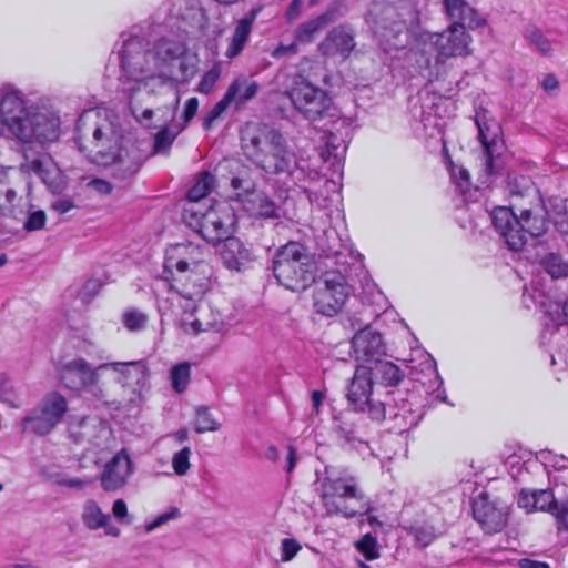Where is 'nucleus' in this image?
Masks as SVG:
<instances>
[{"label":"nucleus","instance_id":"nucleus-1","mask_svg":"<svg viewBox=\"0 0 568 568\" xmlns=\"http://www.w3.org/2000/svg\"><path fill=\"white\" fill-rule=\"evenodd\" d=\"M244 156L267 174L286 173L295 182L315 180L318 172L288 150L286 139L276 129L261 123L246 124L241 131Z\"/></svg>","mask_w":568,"mask_h":568},{"label":"nucleus","instance_id":"nucleus-2","mask_svg":"<svg viewBox=\"0 0 568 568\" xmlns=\"http://www.w3.org/2000/svg\"><path fill=\"white\" fill-rule=\"evenodd\" d=\"M92 138L98 148L95 161L109 166L111 176L119 182L132 179L150 156L148 141L110 121L97 124Z\"/></svg>","mask_w":568,"mask_h":568},{"label":"nucleus","instance_id":"nucleus-3","mask_svg":"<svg viewBox=\"0 0 568 568\" xmlns=\"http://www.w3.org/2000/svg\"><path fill=\"white\" fill-rule=\"evenodd\" d=\"M405 377L404 371L393 362L376 359L371 365H358L347 386L346 398L352 408L363 412L373 422L386 418V402L373 396L374 383L396 387Z\"/></svg>","mask_w":568,"mask_h":568},{"label":"nucleus","instance_id":"nucleus-4","mask_svg":"<svg viewBox=\"0 0 568 568\" xmlns=\"http://www.w3.org/2000/svg\"><path fill=\"white\" fill-rule=\"evenodd\" d=\"M325 255L328 258L335 257L336 265L341 267L327 270L321 275L313 294V307L315 313L332 317L342 311L354 291L352 272L359 271L364 275L363 280H361L363 286L368 283L369 278L361 263L354 262L349 264L347 261H344L346 256L341 251L328 247ZM351 258L356 261V257L353 255H351Z\"/></svg>","mask_w":568,"mask_h":568},{"label":"nucleus","instance_id":"nucleus-5","mask_svg":"<svg viewBox=\"0 0 568 568\" xmlns=\"http://www.w3.org/2000/svg\"><path fill=\"white\" fill-rule=\"evenodd\" d=\"M121 68L128 80L133 84L125 87L130 95L129 108L135 120L149 126V122L153 116L152 109L142 110L135 102L134 95L146 87L149 80L160 78L155 58L151 49V43L143 37H130L123 42L121 51Z\"/></svg>","mask_w":568,"mask_h":568},{"label":"nucleus","instance_id":"nucleus-6","mask_svg":"<svg viewBox=\"0 0 568 568\" xmlns=\"http://www.w3.org/2000/svg\"><path fill=\"white\" fill-rule=\"evenodd\" d=\"M547 210L541 203L520 211L517 215L510 206H496L490 212L491 224L504 239L508 248L520 251L527 243L528 235L539 237L548 230Z\"/></svg>","mask_w":568,"mask_h":568},{"label":"nucleus","instance_id":"nucleus-7","mask_svg":"<svg viewBox=\"0 0 568 568\" xmlns=\"http://www.w3.org/2000/svg\"><path fill=\"white\" fill-rule=\"evenodd\" d=\"M271 268L277 283L293 292L304 291L315 281V263L306 247L298 242H288L278 247Z\"/></svg>","mask_w":568,"mask_h":568},{"label":"nucleus","instance_id":"nucleus-8","mask_svg":"<svg viewBox=\"0 0 568 568\" xmlns=\"http://www.w3.org/2000/svg\"><path fill=\"white\" fill-rule=\"evenodd\" d=\"M326 476L321 483L323 506L329 516L353 518L357 515L368 514L372 507L368 503L361 504L358 509L345 504L346 499L362 500L364 495L357 488L355 478L346 470L326 467Z\"/></svg>","mask_w":568,"mask_h":568},{"label":"nucleus","instance_id":"nucleus-9","mask_svg":"<svg viewBox=\"0 0 568 568\" xmlns=\"http://www.w3.org/2000/svg\"><path fill=\"white\" fill-rule=\"evenodd\" d=\"M205 267L206 265L194 262L190 268V263L184 260L174 262L172 257L166 258L165 278L170 281V290L185 301V304L181 305L184 313L193 315L197 303L210 288V277L205 274Z\"/></svg>","mask_w":568,"mask_h":568},{"label":"nucleus","instance_id":"nucleus-10","mask_svg":"<svg viewBox=\"0 0 568 568\" xmlns=\"http://www.w3.org/2000/svg\"><path fill=\"white\" fill-rule=\"evenodd\" d=\"M185 223L209 243L217 244L232 236L236 224L234 209L227 203H216L207 209L190 206L184 210Z\"/></svg>","mask_w":568,"mask_h":568},{"label":"nucleus","instance_id":"nucleus-11","mask_svg":"<svg viewBox=\"0 0 568 568\" xmlns=\"http://www.w3.org/2000/svg\"><path fill=\"white\" fill-rule=\"evenodd\" d=\"M288 97L295 110L310 122H324L323 125H326L339 118V111L328 93L305 78L300 77L294 81Z\"/></svg>","mask_w":568,"mask_h":568},{"label":"nucleus","instance_id":"nucleus-12","mask_svg":"<svg viewBox=\"0 0 568 568\" xmlns=\"http://www.w3.org/2000/svg\"><path fill=\"white\" fill-rule=\"evenodd\" d=\"M61 118L57 110L47 105H29L20 126L16 128L14 136L24 142L44 145L57 142L61 135Z\"/></svg>","mask_w":568,"mask_h":568},{"label":"nucleus","instance_id":"nucleus-13","mask_svg":"<svg viewBox=\"0 0 568 568\" xmlns=\"http://www.w3.org/2000/svg\"><path fill=\"white\" fill-rule=\"evenodd\" d=\"M366 22L385 51L404 48L405 43L400 39L404 33V22L400 21L394 3L387 0H374L366 14Z\"/></svg>","mask_w":568,"mask_h":568},{"label":"nucleus","instance_id":"nucleus-14","mask_svg":"<svg viewBox=\"0 0 568 568\" xmlns=\"http://www.w3.org/2000/svg\"><path fill=\"white\" fill-rule=\"evenodd\" d=\"M67 412L68 402L65 397L58 392L48 393L22 418L21 429L23 433L29 432L38 436H45L61 423Z\"/></svg>","mask_w":568,"mask_h":568},{"label":"nucleus","instance_id":"nucleus-15","mask_svg":"<svg viewBox=\"0 0 568 568\" xmlns=\"http://www.w3.org/2000/svg\"><path fill=\"white\" fill-rule=\"evenodd\" d=\"M478 139L484 148L481 183L488 184V179L500 172L504 166L501 154L505 143L501 139V128L496 121H487L485 115L477 114L475 119Z\"/></svg>","mask_w":568,"mask_h":568},{"label":"nucleus","instance_id":"nucleus-16","mask_svg":"<svg viewBox=\"0 0 568 568\" xmlns=\"http://www.w3.org/2000/svg\"><path fill=\"white\" fill-rule=\"evenodd\" d=\"M408 394L402 390L389 392L386 396V418L392 423L390 428L404 433L418 425L422 415L417 404H413Z\"/></svg>","mask_w":568,"mask_h":568},{"label":"nucleus","instance_id":"nucleus-17","mask_svg":"<svg viewBox=\"0 0 568 568\" xmlns=\"http://www.w3.org/2000/svg\"><path fill=\"white\" fill-rule=\"evenodd\" d=\"M422 38L430 41L439 52L447 58L469 54L471 37L466 29L449 24L442 32L423 33Z\"/></svg>","mask_w":568,"mask_h":568},{"label":"nucleus","instance_id":"nucleus-18","mask_svg":"<svg viewBox=\"0 0 568 568\" xmlns=\"http://www.w3.org/2000/svg\"><path fill=\"white\" fill-rule=\"evenodd\" d=\"M473 516L487 534H495L506 526L508 513L506 507L481 493L473 501Z\"/></svg>","mask_w":568,"mask_h":568},{"label":"nucleus","instance_id":"nucleus-19","mask_svg":"<svg viewBox=\"0 0 568 568\" xmlns=\"http://www.w3.org/2000/svg\"><path fill=\"white\" fill-rule=\"evenodd\" d=\"M415 65L420 75L429 82L439 80L446 74L447 57H444L426 38L420 37L415 51Z\"/></svg>","mask_w":568,"mask_h":568},{"label":"nucleus","instance_id":"nucleus-20","mask_svg":"<svg viewBox=\"0 0 568 568\" xmlns=\"http://www.w3.org/2000/svg\"><path fill=\"white\" fill-rule=\"evenodd\" d=\"M133 473V462L126 452L121 449L104 466L100 475V485L104 491H118L126 484Z\"/></svg>","mask_w":568,"mask_h":568},{"label":"nucleus","instance_id":"nucleus-21","mask_svg":"<svg viewBox=\"0 0 568 568\" xmlns=\"http://www.w3.org/2000/svg\"><path fill=\"white\" fill-rule=\"evenodd\" d=\"M28 112L21 92L7 90L0 98V135L7 131L14 136L16 128L21 125Z\"/></svg>","mask_w":568,"mask_h":568},{"label":"nucleus","instance_id":"nucleus-22","mask_svg":"<svg viewBox=\"0 0 568 568\" xmlns=\"http://www.w3.org/2000/svg\"><path fill=\"white\" fill-rule=\"evenodd\" d=\"M99 366L92 368L84 358H73L65 362L60 371L61 382L64 387L72 390L85 389L99 381Z\"/></svg>","mask_w":568,"mask_h":568},{"label":"nucleus","instance_id":"nucleus-23","mask_svg":"<svg viewBox=\"0 0 568 568\" xmlns=\"http://www.w3.org/2000/svg\"><path fill=\"white\" fill-rule=\"evenodd\" d=\"M352 352L356 361L363 365H371L373 361L379 359L385 354V344L382 335L372 331L369 326L359 329L352 338Z\"/></svg>","mask_w":568,"mask_h":568},{"label":"nucleus","instance_id":"nucleus-24","mask_svg":"<svg viewBox=\"0 0 568 568\" xmlns=\"http://www.w3.org/2000/svg\"><path fill=\"white\" fill-rule=\"evenodd\" d=\"M443 8L453 26L475 30L487 23L486 19L466 0H443Z\"/></svg>","mask_w":568,"mask_h":568},{"label":"nucleus","instance_id":"nucleus-25","mask_svg":"<svg viewBox=\"0 0 568 568\" xmlns=\"http://www.w3.org/2000/svg\"><path fill=\"white\" fill-rule=\"evenodd\" d=\"M112 368L122 376V383L128 386H135L133 393L140 398L148 385L149 372L142 361L136 362H111L99 365V369Z\"/></svg>","mask_w":568,"mask_h":568},{"label":"nucleus","instance_id":"nucleus-26","mask_svg":"<svg viewBox=\"0 0 568 568\" xmlns=\"http://www.w3.org/2000/svg\"><path fill=\"white\" fill-rule=\"evenodd\" d=\"M560 501L555 497L552 489L529 490L523 488L517 498V505L528 513L539 510L554 514Z\"/></svg>","mask_w":568,"mask_h":568},{"label":"nucleus","instance_id":"nucleus-27","mask_svg":"<svg viewBox=\"0 0 568 568\" xmlns=\"http://www.w3.org/2000/svg\"><path fill=\"white\" fill-rule=\"evenodd\" d=\"M354 48V37L344 27H336L320 43L318 51L325 57L347 58Z\"/></svg>","mask_w":568,"mask_h":568},{"label":"nucleus","instance_id":"nucleus-28","mask_svg":"<svg viewBox=\"0 0 568 568\" xmlns=\"http://www.w3.org/2000/svg\"><path fill=\"white\" fill-rule=\"evenodd\" d=\"M222 260L229 270L243 272L254 260V254L240 239L231 236L224 243Z\"/></svg>","mask_w":568,"mask_h":568},{"label":"nucleus","instance_id":"nucleus-29","mask_svg":"<svg viewBox=\"0 0 568 568\" xmlns=\"http://www.w3.org/2000/svg\"><path fill=\"white\" fill-rule=\"evenodd\" d=\"M355 413L358 412L353 408V412H341L333 417V432L349 446H354L356 443H363Z\"/></svg>","mask_w":568,"mask_h":568},{"label":"nucleus","instance_id":"nucleus-30","mask_svg":"<svg viewBox=\"0 0 568 568\" xmlns=\"http://www.w3.org/2000/svg\"><path fill=\"white\" fill-rule=\"evenodd\" d=\"M245 211L255 217L273 219L277 217V206L274 201L263 191L255 190L250 192L246 197L240 201Z\"/></svg>","mask_w":568,"mask_h":568},{"label":"nucleus","instance_id":"nucleus-31","mask_svg":"<svg viewBox=\"0 0 568 568\" xmlns=\"http://www.w3.org/2000/svg\"><path fill=\"white\" fill-rule=\"evenodd\" d=\"M152 52L155 58L159 75L161 77L162 68L170 64L174 60L182 58L186 52V47L180 41L160 39L151 44Z\"/></svg>","mask_w":568,"mask_h":568},{"label":"nucleus","instance_id":"nucleus-32","mask_svg":"<svg viewBox=\"0 0 568 568\" xmlns=\"http://www.w3.org/2000/svg\"><path fill=\"white\" fill-rule=\"evenodd\" d=\"M257 17V10H251L248 16L242 18L233 32L231 42L229 44V48L226 50L225 55L230 59L236 57L240 54V52L244 49L248 37L252 32V27L254 24V21Z\"/></svg>","mask_w":568,"mask_h":568},{"label":"nucleus","instance_id":"nucleus-33","mask_svg":"<svg viewBox=\"0 0 568 568\" xmlns=\"http://www.w3.org/2000/svg\"><path fill=\"white\" fill-rule=\"evenodd\" d=\"M22 161L19 169L26 174H36L40 176L43 171L51 164V159L42 152L37 151L32 146H23L21 150Z\"/></svg>","mask_w":568,"mask_h":568},{"label":"nucleus","instance_id":"nucleus-34","mask_svg":"<svg viewBox=\"0 0 568 568\" xmlns=\"http://www.w3.org/2000/svg\"><path fill=\"white\" fill-rule=\"evenodd\" d=\"M333 21L332 13L325 12L315 19L308 20L296 29L295 39L301 43H310L314 36Z\"/></svg>","mask_w":568,"mask_h":568},{"label":"nucleus","instance_id":"nucleus-35","mask_svg":"<svg viewBox=\"0 0 568 568\" xmlns=\"http://www.w3.org/2000/svg\"><path fill=\"white\" fill-rule=\"evenodd\" d=\"M231 186L235 193V200L241 201L246 197L250 192L256 190L255 181L252 178L251 170L247 166L237 163V170L231 178Z\"/></svg>","mask_w":568,"mask_h":568},{"label":"nucleus","instance_id":"nucleus-36","mask_svg":"<svg viewBox=\"0 0 568 568\" xmlns=\"http://www.w3.org/2000/svg\"><path fill=\"white\" fill-rule=\"evenodd\" d=\"M110 515L104 514L94 500L85 501L82 513V521L90 530H97L108 526Z\"/></svg>","mask_w":568,"mask_h":568},{"label":"nucleus","instance_id":"nucleus-37","mask_svg":"<svg viewBox=\"0 0 568 568\" xmlns=\"http://www.w3.org/2000/svg\"><path fill=\"white\" fill-rule=\"evenodd\" d=\"M232 88L235 89L232 103H235L236 108H240L247 101L252 100L258 91L257 82L248 81L245 78L235 79L229 85L227 90H231Z\"/></svg>","mask_w":568,"mask_h":568},{"label":"nucleus","instance_id":"nucleus-38","mask_svg":"<svg viewBox=\"0 0 568 568\" xmlns=\"http://www.w3.org/2000/svg\"><path fill=\"white\" fill-rule=\"evenodd\" d=\"M39 178L54 195H63L68 187L67 176L53 163Z\"/></svg>","mask_w":568,"mask_h":568},{"label":"nucleus","instance_id":"nucleus-39","mask_svg":"<svg viewBox=\"0 0 568 568\" xmlns=\"http://www.w3.org/2000/svg\"><path fill=\"white\" fill-rule=\"evenodd\" d=\"M540 266L551 278H564L568 276V261L558 253H547L539 261Z\"/></svg>","mask_w":568,"mask_h":568},{"label":"nucleus","instance_id":"nucleus-40","mask_svg":"<svg viewBox=\"0 0 568 568\" xmlns=\"http://www.w3.org/2000/svg\"><path fill=\"white\" fill-rule=\"evenodd\" d=\"M215 178L210 172H204L201 179L187 191V199L192 202L191 206L202 207L201 200L205 199L206 195L213 189Z\"/></svg>","mask_w":568,"mask_h":568},{"label":"nucleus","instance_id":"nucleus-41","mask_svg":"<svg viewBox=\"0 0 568 568\" xmlns=\"http://www.w3.org/2000/svg\"><path fill=\"white\" fill-rule=\"evenodd\" d=\"M395 7L397 8L398 17L404 22V31L408 28H415L420 22V12L418 1L416 0H399Z\"/></svg>","mask_w":568,"mask_h":568},{"label":"nucleus","instance_id":"nucleus-42","mask_svg":"<svg viewBox=\"0 0 568 568\" xmlns=\"http://www.w3.org/2000/svg\"><path fill=\"white\" fill-rule=\"evenodd\" d=\"M170 378L172 388L179 394L184 393L191 379L190 364L183 362L178 365H174L170 369Z\"/></svg>","mask_w":568,"mask_h":568},{"label":"nucleus","instance_id":"nucleus-43","mask_svg":"<svg viewBox=\"0 0 568 568\" xmlns=\"http://www.w3.org/2000/svg\"><path fill=\"white\" fill-rule=\"evenodd\" d=\"M220 428L221 424L214 418L207 406L196 407L194 429L197 434L216 432Z\"/></svg>","mask_w":568,"mask_h":568},{"label":"nucleus","instance_id":"nucleus-44","mask_svg":"<svg viewBox=\"0 0 568 568\" xmlns=\"http://www.w3.org/2000/svg\"><path fill=\"white\" fill-rule=\"evenodd\" d=\"M0 402L12 408H20L22 406L17 387L11 379L3 374H0Z\"/></svg>","mask_w":568,"mask_h":568},{"label":"nucleus","instance_id":"nucleus-45","mask_svg":"<svg viewBox=\"0 0 568 568\" xmlns=\"http://www.w3.org/2000/svg\"><path fill=\"white\" fill-rule=\"evenodd\" d=\"M344 141L338 139L333 133H329L326 140V149L321 153V156L325 162L333 160L332 165H339L341 160L346 152V145L343 144Z\"/></svg>","mask_w":568,"mask_h":568},{"label":"nucleus","instance_id":"nucleus-46","mask_svg":"<svg viewBox=\"0 0 568 568\" xmlns=\"http://www.w3.org/2000/svg\"><path fill=\"white\" fill-rule=\"evenodd\" d=\"M179 133L180 131L173 132L169 129V126H163L154 135L153 150L151 154L168 155L170 153L171 145L178 138Z\"/></svg>","mask_w":568,"mask_h":568},{"label":"nucleus","instance_id":"nucleus-47","mask_svg":"<svg viewBox=\"0 0 568 568\" xmlns=\"http://www.w3.org/2000/svg\"><path fill=\"white\" fill-rule=\"evenodd\" d=\"M234 88L226 90L224 97L206 113L203 118L202 126L210 130L215 120H217L227 106L233 102Z\"/></svg>","mask_w":568,"mask_h":568},{"label":"nucleus","instance_id":"nucleus-48","mask_svg":"<svg viewBox=\"0 0 568 568\" xmlns=\"http://www.w3.org/2000/svg\"><path fill=\"white\" fill-rule=\"evenodd\" d=\"M409 534L414 536L415 540L422 547L429 546L439 535L435 526L427 523L410 527Z\"/></svg>","mask_w":568,"mask_h":568},{"label":"nucleus","instance_id":"nucleus-49","mask_svg":"<svg viewBox=\"0 0 568 568\" xmlns=\"http://www.w3.org/2000/svg\"><path fill=\"white\" fill-rule=\"evenodd\" d=\"M356 549L363 554L366 560L379 557L377 539L371 532L365 534L361 540L355 542Z\"/></svg>","mask_w":568,"mask_h":568},{"label":"nucleus","instance_id":"nucleus-50","mask_svg":"<svg viewBox=\"0 0 568 568\" xmlns=\"http://www.w3.org/2000/svg\"><path fill=\"white\" fill-rule=\"evenodd\" d=\"M191 448L183 447L181 450L176 452L172 457V467L174 473L179 476H184L191 468L190 457H191Z\"/></svg>","mask_w":568,"mask_h":568},{"label":"nucleus","instance_id":"nucleus-51","mask_svg":"<svg viewBox=\"0 0 568 568\" xmlns=\"http://www.w3.org/2000/svg\"><path fill=\"white\" fill-rule=\"evenodd\" d=\"M148 316L136 310L128 311L123 314L124 326L132 332L141 331L144 328Z\"/></svg>","mask_w":568,"mask_h":568},{"label":"nucleus","instance_id":"nucleus-52","mask_svg":"<svg viewBox=\"0 0 568 568\" xmlns=\"http://www.w3.org/2000/svg\"><path fill=\"white\" fill-rule=\"evenodd\" d=\"M47 223V214L43 210L29 212L23 223V229L27 232H36L43 230Z\"/></svg>","mask_w":568,"mask_h":568},{"label":"nucleus","instance_id":"nucleus-53","mask_svg":"<svg viewBox=\"0 0 568 568\" xmlns=\"http://www.w3.org/2000/svg\"><path fill=\"white\" fill-rule=\"evenodd\" d=\"M552 516L556 519L557 529L568 531V495L560 501Z\"/></svg>","mask_w":568,"mask_h":568},{"label":"nucleus","instance_id":"nucleus-54","mask_svg":"<svg viewBox=\"0 0 568 568\" xmlns=\"http://www.w3.org/2000/svg\"><path fill=\"white\" fill-rule=\"evenodd\" d=\"M103 283L98 278H89L80 291V297L82 301L89 302L98 295Z\"/></svg>","mask_w":568,"mask_h":568},{"label":"nucleus","instance_id":"nucleus-55","mask_svg":"<svg viewBox=\"0 0 568 568\" xmlns=\"http://www.w3.org/2000/svg\"><path fill=\"white\" fill-rule=\"evenodd\" d=\"M527 38L534 43L542 53H548L551 49L549 40L537 29H529Z\"/></svg>","mask_w":568,"mask_h":568},{"label":"nucleus","instance_id":"nucleus-56","mask_svg":"<svg viewBox=\"0 0 568 568\" xmlns=\"http://www.w3.org/2000/svg\"><path fill=\"white\" fill-rule=\"evenodd\" d=\"M301 545L291 538H285L282 540L281 550H282V561L286 562L292 560L296 554L300 551Z\"/></svg>","mask_w":568,"mask_h":568},{"label":"nucleus","instance_id":"nucleus-57","mask_svg":"<svg viewBox=\"0 0 568 568\" xmlns=\"http://www.w3.org/2000/svg\"><path fill=\"white\" fill-rule=\"evenodd\" d=\"M112 514L115 517V519L121 524H131L132 518L130 517L128 513V506L126 503L123 499H116L113 503L112 506Z\"/></svg>","mask_w":568,"mask_h":568},{"label":"nucleus","instance_id":"nucleus-58","mask_svg":"<svg viewBox=\"0 0 568 568\" xmlns=\"http://www.w3.org/2000/svg\"><path fill=\"white\" fill-rule=\"evenodd\" d=\"M560 210L554 215V225L558 232L568 235V213L564 202L560 203Z\"/></svg>","mask_w":568,"mask_h":568},{"label":"nucleus","instance_id":"nucleus-59","mask_svg":"<svg viewBox=\"0 0 568 568\" xmlns=\"http://www.w3.org/2000/svg\"><path fill=\"white\" fill-rule=\"evenodd\" d=\"M75 207L74 201L68 196L58 197L50 203V209L58 214H65Z\"/></svg>","mask_w":568,"mask_h":568},{"label":"nucleus","instance_id":"nucleus-60","mask_svg":"<svg viewBox=\"0 0 568 568\" xmlns=\"http://www.w3.org/2000/svg\"><path fill=\"white\" fill-rule=\"evenodd\" d=\"M452 178L456 180L458 186L465 192L470 185V176L466 169L456 166L452 169Z\"/></svg>","mask_w":568,"mask_h":568},{"label":"nucleus","instance_id":"nucleus-61","mask_svg":"<svg viewBox=\"0 0 568 568\" xmlns=\"http://www.w3.org/2000/svg\"><path fill=\"white\" fill-rule=\"evenodd\" d=\"M217 79H219V72H216L214 70L206 72L203 75L201 82L199 83L197 90L201 93H209L215 85Z\"/></svg>","mask_w":568,"mask_h":568},{"label":"nucleus","instance_id":"nucleus-62","mask_svg":"<svg viewBox=\"0 0 568 568\" xmlns=\"http://www.w3.org/2000/svg\"><path fill=\"white\" fill-rule=\"evenodd\" d=\"M179 516H180L179 508L173 507L169 511L158 516L153 523H151L150 525L146 526V530L151 531V530L160 527L161 525L168 523L169 520L174 519Z\"/></svg>","mask_w":568,"mask_h":568},{"label":"nucleus","instance_id":"nucleus-63","mask_svg":"<svg viewBox=\"0 0 568 568\" xmlns=\"http://www.w3.org/2000/svg\"><path fill=\"white\" fill-rule=\"evenodd\" d=\"M537 458L541 459L545 464L551 463L552 467L556 469L565 468V456H560L559 458H557L556 456H552L550 450H540L537 455Z\"/></svg>","mask_w":568,"mask_h":568},{"label":"nucleus","instance_id":"nucleus-64","mask_svg":"<svg viewBox=\"0 0 568 568\" xmlns=\"http://www.w3.org/2000/svg\"><path fill=\"white\" fill-rule=\"evenodd\" d=\"M182 329L184 333L197 335L201 332H205L207 328L203 326L202 322L199 320H183L181 323Z\"/></svg>","mask_w":568,"mask_h":568}]
</instances>
